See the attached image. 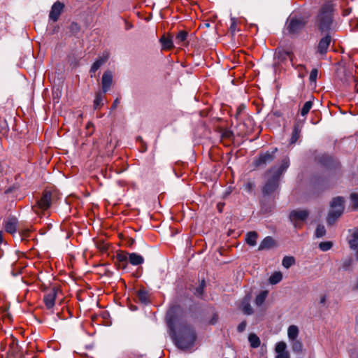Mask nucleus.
I'll use <instances>...</instances> for the list:
<instances>
[{
    "label": "nucleus",
    "mask_w": 358,
    "mask_h": 358,
    "mask_svg": "<svg viewBox=\"0 0 358 358\" xmlns=\"http://www.w3.org/2000/svg\"><path fill=\"white\" fill-rule=\"evenodd\" d=\"M64 8V4L60 1H57L54 3L49 14V18L53 22H57L62 13Z\"/></svg>",
    "instance_id": "9d476101"
},
{
    "label": "nucleus",
    "mask_w": 358,
    "mask_h": 358,
    "mask_svg": "<svg viewBox=\"0 0 358 358\" xmlns=\"http://www.w3.org/2000/svg\"><path fill=\"white\" fill-rule=\"evenodd\" d=\"M113 82V73L110 71H106L101 78V85H102V91L103 93H106Z\"/></svg>",
    "instance_id": "f8f14e48"
},
{
    "label": "nucleus",
    "mask_w": 358,
    "mask_h": 358,
    "mask_svg": "<svg viewBox=\"0 0 358 358\" xmlns=\"http://www.w3.org/2000/svg\"><path fill=\"white\" fill-rule=\"evenodd\" d=\"M336 3L333 0H326L320 7L315 18V25L321 33L330 34L336 30L334 13Z\"/></svg>",
    "instance_id": "f03ea898"
},
{
    "label": "nucleus",
    "mask_w": 358,
    "mask_h": 358,
    "mask_svg": "<svg viewBox=\"0 0 358 358\" xmlns=\"http://www.w3.org/2000/svg\"><path fill=\"white\" fill-rule=\"evenodd\" d=\"M252 187V184L250 183V182H248L247 185H246V188L248 189V190H250Z\"/></svg>",
    "instance_id": "3c124183"
},
{
    "label": "nucleus",
    "mask_w": 358,
    "mask_h": 358,
    "mask_svg": "<svg viewBox=\"0 0 358 358\" xmlns=\"http://www.w3.org/2000/svg\"><path fill=\"white\" fill-rule=\"evenodd\" d=\"M343 73L346 76V79L344 82H348L350 79H353V76L350 75V72H348L345 69H343Z\"/></svg>",
    "instance_id": "c03bdc74"
},
{
    "label": "nucleus",
    "mask_w": 358,
    "mask_h": 358,
    "mask_svg": "<svg viewBox=\"0 0 358 358\" xmlns=\"http://www.w3.org/2000/svg\"><path fill=\"white\" fill-rule=\"evenodd\" d=\"M332 245L333 244L331 241L321 242L319 244V248L322 251H327L331 248Z\"/></svg>",
    "instance_id": "c9c22d12"
},
{
    "label": "nucleus",
    "mask_w": 358,
    "mask_h": 358,
    "mask_svg": "<svg viewBox=\"0 0 358 358\" xmlns=\"http://www.w3.org/2000/svg\"><path fill=\"white\" fill-rule=\"evenodd\" d=\"M162 44V50H171L174 48L172 37L171 36L163 35L159 40Z\"/></svg>",
    "instance_id": "a211bd4d"
},
{
    "label": "nucleus",
    "mask_w": 358,
    "mask_h": 358,
    "mask_svg": "<svg viewBox=\"0 0 358 358\" xmlns=\"http://www.w3.org/2000/svg\"><path fill=\"white\" fill-rule=\"evenodd\" d=\"M344 199L341 196H337L331 202V210L328 214L327 222L329 224H333L336 220L343 214L344 210Z\"/></svg>",
    "instance_id": "20e7f679"
},
{
    "label": "nucleus",
    "mask_w": 358,
    "mask_h": 358,
    "mask_svg": "<svg viewBox=\"0 0 358 358\" xmlns=\"http://www.w3.org/2000/svg\"><path fill=\"white\" fill-rule=\"evenodd\" d=\"M306 22L302 19L292 17L287 22V30L289 34H298L304 27Z\"/></svg>",
    "instance_id": "0eeeda50"
},
{
    "label": "nucleus",
    "mask_w": 358,
    "mask_h": 358,
    "mask_svg": "<svg viewBox=\"0 0 358 358\" xmlns=\"http://www.w3.org/2000/svg\"><path fill=\"white\" fill-rule=\"evenodd\" d=\"M137 297L142 303H147L149 301V294L145 289H139L137 292Z\"/></svg>",
    "instance_id": "a878e982"
},
{
    "label": "nucleus",
    "mask_w": 358,
    "mask_h": 358,
    "mask_svg": "<svg viewBox=\"0 0 358 358\" xmlns=\"http://www.w3.org/2000/svg\"><path fill=\"white\" fill-rule=\"evenodd\" d=\"M6 131V122L0 121V132L3 133Z\"/></svg>",
    "instance_id": "a18cd8bd"
},
{
    "label": "nucleus",
    "mask_w": 358,
    "mask_h": 358,
    "mask_svg": "<svg viewBox=\"0 0 358 358\" xmlns=\"http://www.w3.org/2000/svg\"><path fill=\"white\" fill-rule=\"evenodd\" d=\"M277 151V148H275L271 152H266L265 153L259 155L257 159L255 161V165L256 166H264L267 164L271 163L275 159V153Z\"/></svg>",
    "instance_id": "6e6552de"
},
{
    "label": "nucleus",
    "mask_w": 358,
    "mask_h": 358,
    "mask_svg": "<svg viewBox=\"0 0 358 358\" xmlns=\"http://www.w3.org/2000/svg\"><path fill=\"white\" fill-rule=\"evenodd\" d=\"M309 213L306 210H296L290 213L289 217L295 227L300 228L301 223L307 219Z\"/></svg>",
    "instance_id": "423d86ee"
},
{
    "label": "nucleus",
    "mask_w": 358,
    "mask_h": 358,
    "mask_svg": "<svg viewBox=\"0 0 358 358\" xmlns=\"http://www.w3.org/2000/svg\"><path fill=\"white\" fill-rule=\"evenodd\" d=\"M352 264V259L351 258H348L343 262L342 264V268H343L344 270H349Z\"/></svg>",
    "instance_id": "58836bf2"
},
{
    "label": "nucleus",
    "mask_w": 358,
    "mask_h": 358,
    "mask_svg": "<svg viewBox=\"0 0 358 358\" xmlns=\"http://www.w3.org/2000/svg\"><path fill=\"white\" fill-rule=\"evenodd\" d=\"M275 358H289V354L287 351L281 353H277Z\"/></svg>",
    "instance_id": "37998d69"
},
{
    "label": "nucleus",
    "mask_w": 358,
    "mask_h": 358,
    "mask_svg": "<svg viewBox=\"0 0 358 358\" xmlns=\"http://www.w3.org/2000/svg\"><path fill=\"white\" fill-rule=\"evenodd\" d=\"M87 129H90V128L93 129V125L91 123H88L86 126Z\"/></svg>",
    "instance_id": "864d4df0"
},
{
    "label": "nucleus",
    "mask_w": 358,
    "mask_h": 358,
    "mask_svg": "<svg viewBox=\"0 0 358 358\" xmlns=\"http://www.w3.org/2000/svg\"><path fill=\"white\" fill-rule=\"evenodd\" d=\"M267 295L268 291H262L260 294H259L255 299L256 305L258 306H262L264 302Z\"/></svg>",
    "instance_id": "c756f323"
},
{
    "label": "nucleus",
    "mask_w": 358,
    "mask_h": 358,
    "mask_svg": "<svg viewBox=\"0 0 358 358\" xmlns=\"http://www.w3.org/2000/svg\"><path fill=\"white\" fill-rule=\"evenodd\" d=\"M275 247V240L271 236H266L259 244L258 250H268Z\"/></svg>",
    "instance_id": "4468645a"
},
{
    "label": "nucleus",
    "mask_w": 358,
    "mask_h": 358,
    "mask_svg": "<svg viewBox=\"0 0 358 358\" xmlns=\"http://www.w3.org/2000/svg\"><path fill=\"white\" fill-rule=\"evenodd\" d=\"M240 308L243 311V313L245 315H252L253 313V309L251 305L249 303L248 299H244L241 302Z\"/></svg>",
    "instance_id": "b1692460"
},
{
    "label": "nucleus",
    "mask_w": 358,
    "mask_h": 358,
    "mask_svg": "<svg viewBox=\"0 0 358 358\" xmlns=\"http://www.w3.org/2000/svg\"><path fill=\"white\" fill-rule=\"evenodd\" d=\"M331 41L330 34H326V35L320 40L317 45V52L320 55H325L327 53Z\"/></svg>",
    "instance_id": "9b49d317"
},
{
    "label": "nucleus",
    "mask_w": 358,
    "mask_h": 358,
    "mask_svg": "<svg viewBox=\"0 0 358 358\" xmlns=\"http://www.w3.org/2000/svg\"><path fill=\"white\" fill-rule=\"evenodd\" d=\"M233 136H234L233 132L230 130H224L222 134V138H229V139L231 138Z\"/></svg>",
    "instance_id": "a19ab883"
},
{
    "label": "nucleus",
    "mask_w": 358,
    "mask_h": 358,
    "mask_svg": "<svg viewBox=\"0 0 358 358\" xmlns=\"http://www.w3.org/2000/svg\"><path fill=\"white\" fill-rule=\"evenodd\" d=\"M299 330L297 326L290 325L287 329V336L289 341L297 339L299 336Z\"/></svg>",
    "instance_id": "5701e85b"
},
{
    "label": "nucleus",
    "mask_w": 358,
    "mask_h": 358,
    "mask_svg": "<svg viewBox=\"0 0 358 358\" xmlns=\"http://www.w3.org/2000/svg\"><path fill=\"white\" fill-rule=\"evenodd\" d=\"M245 108V107L243 106H239L238 108H237V110H236V113L235 115L236 117L237 118L238 116L241 114V113L242 112V110Z\"/></svg>",
    "instance_id": "49530a36"
},
{
    "label": "nucleus",
    "mask_w": 358,
    "mask_h": 358,
    "mask_svg": "<svg viewBox=\"0 0 358 358\" xmlns=\"http://www.w3.org/2000/svg\"><path fill=\"white\" fill-rule=\"evenodd\" d=\"M326 301V296H323L320 299V303H324Z\"/></svg>",
    "instance_id": "603ef678"
},
{
    "label": "nucleus",
    "mask_w": 358,
    "mask_h": 358,
    "mask_svg": "<svg viewBox=\"0 0 358 358\" xmlns=\"http://www.w3.org/2000/svg\"><path fill=\"white\" fill-rule=\"evenodd\" d=\"M326 234L325 228L323 225L319 224L315 230V236L317 238L324 236Z\"/></svg>",
    "instance_id": "e433bc0d"
},
{
    "label": "nucleus",
    "mask_w": 358,
    "mask_h": 358,
    "mask_svg": "<svg viewBox=\"0 0 358 358\" xmlns=\"http://www.w3.org/2000/svg\"><path fill=\"white\" fill-rule=\"evenodd\" d=\"M289 159L284 158L278 167H272L265 173V183L262 191L264 194L269 195L273 193L279 186V180L282 173L288 169Z\"/></svg>",
    "instance_id": "7ed1b4c3"
},
{
    "label": "nucleus",
    "mask_w": 358,
    "mask_h": 358,
    "mask_svg": "<svg viewBox=\"0 0 358 358\" xmlns=\"http://www.w3.org/2000/svg\"><path fill=\"white\" fill-rule=\"evenodd\" d=\"M29 233V230H27L26 231H24V233L23 234V236H27V234Z\"/></svg>",
    "instance_id": "13d9d810"
},
{
    "label": "nucleus",
    "mask_w": 358,
    "mask_h": 358,
    "mask_svg": "<svg viewBox=\"0 0 358 358\" xmlns=\"http://www.w3.org/2000/svg\"><path fill=\"white\" fill-rule=\"evenodd\" d=\"M57 296V290L55 288L51 289L44 296V303L48 309H51L55 305V301Z\"/></svg>",
    "instance_id": "ddd939ff"
},
{
    "label": "nucleus",
    "mask_w": 358,
    "mask_h": 358,
    "mask_svg": "<svg viewBox=\"0 0 358 358\" xmlns=\"http://www.w3.org/2000/svg\"><path fill=\"white\" fill-rule=\"evenodd\" d=\"M188 32L185 30L180 31L176 36L175 41L178 45H187Z\"/></svg>",
    "instance_id": "f3484780"
},
{
    "label": "nucleus",
    "mask_w": 358,
    "mask_h": 358,
    "mask_svg": "<svg viewBox=\"0 0 358 358\" xmlns=\"http://www.w3.org/2000/svg\"><path fill=\"white\" fill-rule=\"evenodd\" d=\"M116 260L119 268H125L129 261V253L124 252H118L116 255Z\"/></svg>",
    "instance_id": "dca6fc26"
},
{
    "label": "nucleus",
    "mask_w": 358,
    "mask_h": 358,
    "mask_svg": "<svg viewBox=\"0 0 358 358\" xmlns=\"http://www.w3.org/2000/svg\"><path fill=\"white\" fill-rule=\"evenodd\" d=\"M70 31L73 35H77L81 30L80 26L76 22H72L69 27Z\"/></svg>",
    "instance_id": "f704fd0d"
},
{
    "label": "nucleus",
    "mask_w": 358,
    "mask_h": 358,
    "mask_svg": "<svg viewBox=\"0 0 358 358\" xmlns=\"http://www.w3.org/2000/svg\"><path fill=\"white\" fill-rule=\"evenodd\" d=\"M15 345H17V343H15V341H13V343L10 345V346L14 347Z\"/></svg>",
    "instance_id": "6e6d98bb"
},
{
    "label": "nucleus",
    "mask_w": 358,
    "mask_h": 358,
    "mask_svg": "<svg viewBox=\"0 0 358 358\" xmlns=\"http://www.w3.org/2000/svg\"><path fill=\"white\" fill-rule=\"evenodd\" d=\"M313 106V102L311 101H306L301 110V114L302 116H306L310 111Z\"/></svg>",
    "instance_id": "7c9ffc66"
},
{
    "label": "nucleus",
    "mask_w": 358,
    "mask_h": 358,
    "mask_svg": "<svg viewBox=\"0 0 358 358\" xmlns=\"http://www.w3.org/2000/svg\"><path fill=\"white\" fill-rule=\"evenodd\" d=\"M350 13H351V8H347V9H345V10L343 11V16H347V15H348Z\"/></svg>",
    "instance_id": "09e8293b"
},
{
    "label": "nucleus",
    "mask_w": 358,
    "mask_h": 358,
    "mask_svg": "<svg viewBox=\"0 0 358 358\" xmlns=\"http://www.w3.org/2000/svg\"><path fill=\"white\" fill-rule=\"evenodd\" d=\"M203 290V285H201L197 289H196V294L199 295L202 294Z\"/></svg>",
    "instance_id": "de8ad7c7"
},
{
    "label": "nucleus",
    "mask_w": 358,
    "mask_h": 358,
    "mask_svg": "<svg viewBox=\"0 0 358 358\" xmlns=\"http://www.w3.org/2000/svg\"><path fill=\"white\" fill-rule=\"evenodd\" d=\"M180 308H171L166 313V320L176 345L180 349L191 348L196 338L194 327L179 315Z\"/></svg>",
    "instance_id": "f257e3e1"
},
{
    "label": "nucleus",
    "mask_w": 358,
    "mask_h": 358,
    "mask_svg": "<svg viewBox=\"0 0 358 358\" xmlns=\"http://www.w3.org/2000/svg\"><path fill=\"white\" fill-rule=\"evenodd\" d=\"M17 220L15 217H8L5 222V230L10 234H14L17 229Z\"/></svg>",
    "instance_id": "2eb2a0df"
},
{
    "label": "nucleus",
    "mask_w": 358,
    "mask_h": 358,
    "mask_svg": "<svg viewBox=\"0 0 358 358\" xmlns=\"http://www.w3.org/2000/svg\"><path fill=\"white\" fill-rule=\"evenodd\" d=\"M356 250V259L358 261V248L355 250Z\"/></svg>",
    "instance_id": "5fc2aeb1"
},
{
    "label": "nucleus",
    "mask_w": 358,
    "mask_h": 358,
    "mask_svg": "<svg viewBox=\"0 0 358 358\" xmlns=\"http://www.w3.org/2000/svg\"><path fill=\"white\" fill-rule=\"evenodd\" d=\"M129 262L134 266L141 265L143 263V257L136 253H129Z\"/></svg>",
    "instance_id": "aec40b11"
},
{
    "label": "nucleus",
    "mask_w": 358,
    "mask_h": 358,
    "mask_svg": "<svg viewBox=\"0 0 358 358\" xmlns=\"http://www.w3.org/2000/svg\"><path fill=\"white\" fill-rule=\"evenodd\" d=\"M290 341H291V345H292V349L293 352L299 353L302 351L303 344L300 340L295 339V340H292Z\"/></svg>",
    "instance_id": "c85d7f7f"
},
{
    "label": "nucleus",
    "mask_w": 358,
    "mask_h": 358,
    "mask_svg": "<svg viewBox=\"0 0 358 358\" xmlns=\"http://www.w3.org/2000/svg\"><path fill=\"white\" fill-rule=\"evenodd\" d=\"M246 326H247V323L245 321H243L242 322H241L238 327H237V330L238 332H243L245 328H246Z\"/></svg>",
    "instance_id": "79ce46f5"
},
{
    "label": "nucleus",
    "mask_w": 358,
    "mask_h": 358,
    "mask_svg": "<svg viewBox=\"0 0 358 358\" xmlns=\"http://www.w3.org/2000/svg\"><path fill=\"white\" fill-rule=\"evenodd\" d=\"M104 94L105 93H103V91L96 93L93 106L95 110H97L103 106V101L105 98Z\"/></svg>",
    "instance_id": "6ab92c4d"
},
{
    "label": "nucleus",
    "mask_w": 358,
    "mask_h": 358,
    "mask_svg": "<svg viewBox=\"0 0 358 358\" xmlns=\"http://www.w3.org/2000/svg\"><path fill=\"white\" fill-rule=\"evenodd\" d=\"M2 241V232L0 231V243Z\"/></svg>",
    "instance_id": "4d7b16f0"
},
{
    "label": "nucleus",
    "mask_w": 358,
    "mask_h": 358,
    "mask_svg": "<svg viewBox=\"0 0 358 358\" xmlns=\"http://www.w3.org/2000/svg\"><path fill=\"white\" fill-rule=\"evenodd\" d=\"M110 55V52L107 50H105L101 55L98 57V58L91 66L90 71L91 77H93L96 71L108 60Z\"/></svg>",
    "instance_id": "1a4fd4ad"
},
{
    "label": "nucleus",
    "mask_w": 358,
    "mask_h": 358,
    "mask_svg": "<svg viewBox=\"0 0 358 358\" xmlns=\"http://www.w3.org/2000/svg\"><path fill=\"white\" fill-rule=\"evenodd\" d=\"M282 278V274L280 271L274 272L269 278V282L271 285H275L280 282Z\"/></svg>",
    "instance_id": "cd10ccee"
},
{
    "label": "nucleus",
    "mask_w": 358,
    "mask_h": 358,
    "mask_svg": "<svg viewBox=\"0 0 358 358\" xmlns=\"http://www.w3.org/2000/svg\"><path fill=\"white\" fill-rule=\"evenodd\" d=\"M350 201L352 203V208L355 210H358V194L357 193H352L350 194Z\"/></svg>",
    "instance_id": "2f4dec72"
},
{
    "label": "nucleus",
    "mask_w": 358,
    "mask_h": 358,
    "mask_svg": "<svg viewBox=\"0 0 358 358\" xmlns=\"http://www.w3.org/2000/svg\"><path fill=\"white\" fill-rule=\"evenodd\" d=\"M119 103H120V101H119L117 99H116L114 101V102H113V105H112L111 108H112V109H115V108L117 106V105L119 104Z\"/></svg>",
    "instance_id": "8fccbe9b"
},
{
    "label": "nucleus",
    "mask_w": 358,
    "mask_h": 358,
    "mask_svg": "<svg viewBox=\"0 0 358 358\" xmlns=\"http://www.w3.org/2000/svg\"><path fill=\"white\" fill-rule=\"evenodd\" d=\"M52 194L50 192H45L41 199L38 200L36 204L32 206V210L39 214V210L44 211L47 210L51 204Z\"/></svg>",
    "instance_id": "39448f33"
},
{
    "label": "nucleus",
    "mask_w": 358,
    "mask_h": 358,
    "mask_svg": "<svg viewBox=\"0 0 358 358\" xmlns=\"http://www.w3.org/2000/svg\"><path fill=\"white\" fill-rule=\"evenodd\" d=\"M318 71L316 69H314L311 71L310 73L309 79L311 82H315L317 77Z\"/></svg>",
    "instance_id": "ea45409f"
},
{
    "label": "nucleus",
    "mask_w": 358,
    "mask_h": 358,
    "mask_svg": "<svg viewBox=\"0 0 358 358\" xmlns=\"http://www.w3.org/2000/svg\"><path fill=\"white\" fill-rule=\"evenodd\" d=\"M294 264V259L292 257H285L282 259V264L284 267L288 268H289L292 264Z\"/></svg>",
    "instance_id": "72a5a7b5"
},
{
    "label": "nucleus",
    "mask_w": 358,
    "mask_h": 358,
    "mask_svg": "<svg viewBox=\"0 0 358 358\" xmlns=\"http://www.w3.org/2000/svg\"><path fill=\"white\" fill-rule=\"evenodd\" d=\"M350 248L352 250L358 248V229H355L352 234L350 238L348 241Z\"/></svg>",
    "instance_id": "393cba45"
},
{
    "label": "nucleus",
    "mask_w": 358,
    "mask_h": 358,
    "mask_svg": "<svg viewBox=\"0 0 358 358\" xmlns=\"http://www.w3.org/2000/svg\"><path fill=\"white\" fill-rule=\"evenodd\" d=\"M356 27L358 29V20H356Z\"/></svg>",
    "instance_id": "bf43d9fd"
},
{
    "label": "nucleus",
    "mask_w": 358,
    "mask_h": 358,
    "mask_svg": "<svg viewBox=\"0 0 358 358\" xmlns=\"http://www.w3.org/2000/svg\"><path fill=\"white\" fill-rule=\"evenodd\" d=\"M302 126L299 124H295L293 128L290 143H295L300 137Z\"/></svg>",
    "instance_id": "412c9836"
},
{
    "label": "nucleus",
    "mask_w": 358,
    "mask_h": 358,
    "mask_svg": "<svg viewBox=\"0 0 358 358\" xmlns=\"http://www.w3.org/2000/svg\"><path fill=\"white\" fill-rule=\"evenodd\" d=\"M258 234L256 231H250L245 235V242L250 246H255L257 244Z\"/></svg>",
    "instance_id": "4be33fe9"
},
{
    "label": "nucleus",
    "mask_w": 358,
    "mask_h": 358,
    "mask_svg": "<svg viewBox=\"0 0 358 358\" xmlns=\"http://www.w3.org/2000/svg\"><path fill=\"white\" fill-rule=\"evenodd\" d=\"M248 341L250 343V345L253 348H257L260 345V339L255 334H250L248 336Z\"/></svg>",
    "instance_id": "bb28decb"
},
{
    "label": "nucleus",
    "mask_w": 358,
    "mask_h": 358,
    "mask_svg": "<svg viewBox=\"0 0 358 358\" xmlns=\"http://www.w3.org/2000/svg\"><path fill=\"white\" fill-rule=\"evenodd\" d=\"M286 348L287 344L284 341H280L275 345V351L276 353H281L287 352Z\"/></svg>",
    "instance_id": "473e14b6"
},
{
    "label": "nucleus",
    "mask_w": 358,
    "mask_h": 358,
    "mask_svg": "<svg viewBox=\"0 0 358 358\" xmlns=\"http://www.w3.org/2000/svg\"><path fill=\"white\" fill-rule=\"evenodd\" d=\"M229 30L232 34H234L237 31V20L234 17H231Z\"/></svg>",
    "instance_id": "4c0bfd02"
}]
</instances>
